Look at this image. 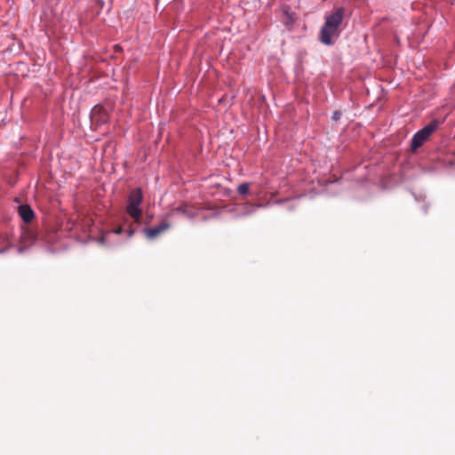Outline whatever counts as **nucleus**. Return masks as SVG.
<instances>
[{
    "label": "nucleus",
    "mask_w": 455,
    "mask_h": 455,
    "mask_svg": "<svg viewBox=\"0 0 455 455\" xmlns=\"http://www.w3.org/2000/svg\"><path fill=\"white\" fill-rule=\"evenodd\" d=\"M344 13V8L339 7L331 14L326 15L324 24L319 33V40L322 44L331 45L339 36Z\"/></svg>",
    "instance_id": "nucleus-1"
},
{
    "label": "nucleus",
    "mask_w": 455,
    "mask_h": 455,
    "mask_svg": "<svg viewBox=\"0 0 455 455\" xmlns=\"http://www.w3.org/2000/svg\"><path fill=\"white\" fill-rule=\"evenodd\" d=\"M143 200V195L140 188L132 189L129 196L126 206V212L135 222H140L142 215L140 204Z\"/></svg>",
    "instance_id": "nucleus-2"
},
{
    "label": "nucleus",
    "mask_w": 455,
    "mask_h": 455,
    "mask_svg": "<svg viewBox=\"0 0 455 455\" xmlns=\"http://www.w3.org/2000/svg\"><path fill=\"white\" fill-rule=\"evenodd\" d=\"M439 124V121L435 119L413 135L411 143V148L413 152L429 139L430 135L438 128Z\"/></svg>",
    "instance_id": "nucleus-3"
},
{
    "label": "nucleus",
    "mask_w": 455,
    "mask_h": 455,
    "mask_svg": "<svg viewBox=\"0 0 455 455\" xmlns=\"http://www.w3.org/2000/svg\"><path fill=\"white\" fill-rule=\"evenodd\" d=\"M108 118V112L101 105H96L91 111V120L97 125L106 124Z\"/></svg>",
    "instance_id": "nucleus-4"
},
{
    "label": "nucleus",
    "mask_w": 455,
    "mask_h": 455,
    "mask_svg": "<svg viewBox=\"0 0 455 455\" xmlns=\"http://www.w3.org/2000/svg\"><path fill=\"white\" fill-rule=\"evenodd\" d=\"M170 228V223L166 220L162 221L158 226L144 229V233L148 239H154Z\"/></svg>",
    "instance_id": "nucleus-5"
},
{
    "label": "nucleus",
    "mask_w": 455,
    "mask_h": 455,
    "mask_svg": "<svg viewBox=\"0 0 455 455\" xmlns=\"http://www.w3.org/2000/svg\"><path fill=\"white\" fill-rule=\"evenodd\" d=\"M19 214L20 218L25 221L26 223H29L32 221L34 218V212L30 208V206L27 204H23L19 206Z\"/></svg>",
    "instance_id": "nucleus-6"
},
{
    "label": "nucleus",
    "mask_w": 455,
    "mask_h": 455,
    "mask_svg": "<svg viewBox=\"0 0 455 455\" xmlns=\"http://www.w3.org/2000/svg\"><path fill=\"white\" fill-rule=\"evenodd\" d=\"M250 186L248 183H242L237 187V191L240 195H246L249 193Z\"/></svg>",
    "instance_id": "nucleus-7"
},
{
    "label": "nucleus",
    "mask_w": 455,
    "mask_h": 455,
    "mask_svg": "<svg viewBox=\"0 0 455 455\" xmlns=\"http://www.w3.org/2000/svg\"><path fill=\"white\" fill-rule=\"evenodd\" d=\"M340 114L339 112H334L333 119L338 120L339 118Z\"/></svg>",
    "instance_id": "nucleus-8"
},
{
    "label": "nucleus",
    "mask_w": 455,
    "mask_h": 455,
    "mask_svg": "<svg viewBox=\"0 0 455 455\" xmlns=\"http://www.w3.org/2000/svg\"><path fill=\"white\" fill-rule=\"evenodd\" d=\"M122 232V228H118L115 230V233L120 234Z\"/></svg>",
    "instance_id": "nucleus-9"
},
{
    "label": "nucleus",
    "mask_w": 455,
    "mask_h": 455,
    "mask_svg": "<svg viewBox=\"0 0 455 455\" xmlns=\"http://www.w3.org/2000/svg\"><path fill=\"white\" fill-rule=\"evenodd\" d=\"M132 234H133V231H132V230H130V232H129V235L131 236Z\"/></svg>",
    "instance_id": "nucleus-10"
}]
</instances>
